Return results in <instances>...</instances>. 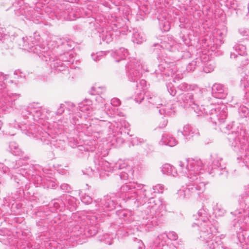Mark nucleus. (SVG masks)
<instances>
[{"label": "nucleus", "instance_id": "1", "mask_svg": "<svg viewBox=\"0 0 249 249\" xmlns=\"http://www.w3.org/2000/svg\"><path fill=\"white\" fill-rule=\"evenodd\" d=\"M45 109L39 106L37 103L30 105L21 111V117L24 121L18 119V127L21 131L29 137L40 140L44 144L53 145L55 147L64 148L65 142L63 140L55 139L49 132L44 130L40 124L42 123L43 113Z\"/></svg>", "mask_w": 249, "mask_h": 249}, {"label": "nucleus", "instance_id": "2", "mask_svg": "<svg viewBox=\"0 0 249 249\" xmlns=\"http://www.w3.org/2000/svg\"><path fill=\"white\" fill-rule=\"evenodd\" d=\"M95 208L96 215H89L86 217L87 225H77L72 228L69 239L70 242H76L77 244H82L85 242L86 238L95 235L98 229V221L104 216L108 215L107 212L112 211L119 205L113 197L107 196L100 200L97 199L92 203Z\"/></svg>", "mask_w": 249, "mask_h": 249}, {"label": "nucleus", "instance_id": "3", "mask_svg": "<svg viewBox=\"0 0 249 249\" xmlns=\"http://www.w3.org/2000/svg\"><path fill=\"white\" fill-rule=\"evenodd\" d=\"M178 170L186 176L190 182L186 187L178 191L180 198L200 196L205 190L206 184L199 176L204 171L205 164L199 159H188L178 162Z\"/></svg>", "mask_w": 249, "mask_h": 249}, {"label": "nucleus", "instance_id": "4", "mask_svg": "<svg viewBox=\"0 0 249 249\" xmlns=\"http://www.w3.org/2000/svg\"><path fill=\"white\" fill-rule=\"evenodd\" d=\"M194 92L182 93L177 96V101L183 108H191L197 116H210L209 119L215 124H222L225 122L227 116V108L225 106H218L210 104L207 106H199V103L203 98V91L198 98Z\"/></svg>", "mask_w": 249, "mask_h": 249}, {"label": "nucleus", "instance_id": "5", "mask_svg": "<svg viewBox=\"0 0 249 249\" xmlns=\"http://www.w3.org/2000/svg\"><path fill=\"white\" fill-rule=\"evenodd\" d=\"M117 196L125 202L132 201L137 207L143 205L148 199L146 204V213H157V211L162 208V203L160 199H154L155 195L152 194L151 190L144 188V185L135 182L126 183L123 185Z\"/></svg>", "mask_w": 249, "mask_h": 249}, {"label": "nucleus", "instance_id": "6", "mask_svg": "<svg viewBox=\"0 0 249 249\" xmlns=\"http://www.w3.org/2000/svg\"><path fill=\"white\" fill-rule=\"evenodd\" d=\"M40 36L35 32L33 36L19 38L18 44L24 50L36 53L43 61L50 63V67L58 71H66L68 66L62 62L60 58L54 56L53 49L40 43Z\"/></svg>", "mask_w": 249, "mask_h": 249}, {"label": "nucleus", "instance_id": "7", "mask_svg": "<svg viewBox=\"0 0 249 249\" xmlns=\"http://www.w3.org/2000/svg\"><path fill=\"white\" fill-rule=\"evenodd\" d=\"M193 218L196 221L192 227L197 228L199 238L204 242L207 249H215L221 245V237L216 236L217 230L208 219V214L204 209L199 210L196 214L193 215Z\"/></svg>", "mask_w": 249, "mask_h": 249}, {"label": "nucleus", "instance_id": "8", "mask_svg": "<svg viewBox=\"0 0 249 249\" xmlns=\"http://www.w3.org/2000/svg\"><path fill=\"white\" fill-rule=\"evenodd\" d=\"M49 0H33L36 9L24 4L22 0L16 1L10 9L14 12L17 16H23L27 19L32 20L36 24L43 23L46 20L45 7Z\"/></svg>", "mask_w": 249, "mask_h": 249}, {"label": "nucleus", "instance_id": "9", "mask_svg": "<svg viewBox=\"0 0 249 249\" xmlns=\"http://www.w3.org/2000/svg\"><path fill=\"white\" fill-rule=\"evenodd\" d=\"M231 213L238 218L233 222V227L237 234L246 232L245 231L246 221H242L241 217H243L245 220L249 219V185L245 186L243 192L239 196V203Z\"/></svg>", "mask_w": 249, "mask_h": 249}, {"label": "nucleus", "instance_id": "10", "mask_svg": "<svg viewBox=\"0 0 249 249\" xmlns=\"http://www.w3.org/2000/svg\"><path fill=\"white\" fill-rule=\"evenodd\" d=\"M46 4L44 12L46 17V20L48 18L52 19L63 18L67 20H74L81 17L80 9L75 6H72L68 2L63 3L58 5H53L51 7V4Z\"/></svg>", "mask_w": 249, "mask_h": 249}, {"label": "nucleus", "instance_id": "11", "mask_svg": "<svg viewBox=\"0 0 249 249\" xmlns=\"http://www.w3.org/2000/svg\"><path fill=\"white\" fill-rule=\"evenodd\" d=\"M230 145L239 154L240 158L249 169V139H246L245 132L241 130L232 131L228 134Z\"/></svg>", "mask_w": 249, "mask_h": 249}, {"label": "nucleus", "instance_id": "12", "mask_svg": "<svg viewBox=\"0 0 249 249\" xmlns=\"http://www.w3.org/2000/svg\"><path fill=\"white\" fill-rule=\"evenodd\" d=\"M94 163L95 168L98 172L105 171L110 172L111 170L117 171L118 170H122L119 172V178L121 180L125 181L132 179L133 178L134 171H132L129 166L122 161H120L115 164L113 167H111V164L106 160H104L99 156L94 157Z\"/></svg>", "mask_w": 249, "mask_h": 249}, {"label": "nucleus", "instance_id": "13", "mask_svg": "<svg viewBox=\"0 0 249 249\" xmlns=\"http://www.w3.org/2000/svg\"><path fill=\"white\" fill-rule=\"evenodd\" d=\"M121 128L119 122L113 121L112 123L106 121H100L98 124L93 125L84 124L82 125V132L86 135L93 136L96 138H99L100 134L108 133L109 134L116 133Z\"/></svg>", "mask_w": 249, "mask_h": 249}, {"label": "nucleus", "instance_id": "14", "mask_svg": "<svg viewBox=\"0 0 249 249\" xmlns=\"http://www.w3.org/2000/svg\"><path fill=\"white\" fill-rule=\"evenodd\" d=\"M6 79V75L0 73V109L4 111L13 108L20 96V94L12 93L7 89L4 83Z\"/></svg>", "mask_w": 249, "mask_h": 249}, {"label": "nucleus", "instance_id": "15", "mask_svg": "<svg viewBox=\"0 0 249 249\" xmlns=\"http://www.w3.org/2000/svg\"><path fill=\"white\" fill-rule=\"evenodd\" d=\"M128 77L132 82H137L142 75V71H145L144 66L140 60L135 58L131 59L125 66Z\"/></svg>", "mask_w": 249, "mask_h": 249}, {"label": "nucleus", "instance_id": "16", "mask_svg": "<svg viewBox=\"0 0 249 249\" xmlns=\"http://www.w3.org/2000/svg\"><path fill=\"white\" fill-rule=\"evenodd\" d=\"M17 173L23 177L27 178L29 180H32L34 182L36 181L37 184H44L48 188H53L55 186V183L53 181H47L45 178L40 176L35 175L31 171H26L23 168L18 169Z\"/></svg>", "mask_w": 249, "mask_h": 249}, {"label": "nucleus", "instance_id": "17", "mask_svg": "<svg viewBox=\"0 0 249 249\" xmlns=\"http://www.w3.org/2000/svg\"><path fill=\"white\" fill-rule=\"evenodd\" d=\"M211 158L213 161L212 169L210 172V174L227 178L228 176V172L224 165H221L220 162L222 159L216 155L211 156Z\"/></svg>", "mask_w": 249, "mask_h": 249}, {"label": "nucleus", "instance_id": "18", "mask_svg": "<svg viewBox=\"0 0 249 249\" xmlns=\"http://www.w3.org/2000/svg\"><path fill=\"white\" fill-rule=\"evenodd\" d=\"M176 68L173 65H169L165 62H161L158 66V69L156 70L155 73L159 79L165 77L172 76L175 74Z\"/></svg>", "mask_w": 249, "mask_h": 249}, {"label": "nucleus", "instance_id": "19", "mask_svg": "<svg viewBox=\"0 0 249 249\" xmlns=\"http://www.w3.org/2000/svg\"><path fill=\"white\" fill-rule=\"evenodd\" d=\"M147 214L146 217L143 218L141 224L146 230H149L158 224V220L156 213H148Z\"/></svg>", "mask_w": 249, "mask_h": 249}, {"label": "nucleus", "instance_id": "20", "mask_svg": "<svg viewBox=\"0 0 249 249\" xmlns=\"http://www.w3.org/2000/svg\"><path fill=\"white\" fill-rule=\"evenodd\" d=\"M213 96L218 99H224L228 94V90L222 85L215 84L212 87Z\"/></svg>", "mask_w": 249, "mask_h": 249}, {"label": "nucleus", "instance_id": "21", "mask_svg": "<svg viewBox=\"0 0 249 249\" xmlns=\"http://www.w3.org/2000/svg\"><path fill=\"white\" fill-rule=\"evenodd\" d=\"M177 88L178 90L182 91L196 92L197 98L201 96V89L196 84H188L185 82H182L178 86Z\"/></svg>", "mask_w": 249, "mask_h": 249}, {"label": "nucleus", "instance_id": "22", "mask_svg": "<svg viewBox=\"0 0 249 249\" xmlns=\"http://www.w3.org/2000/svg\"><path fill=\"white\" fill-rule=\"evenodd\" d=\"M179 133L184 137V139L188 140L195 136H198L199 132L197 130L194 129L189 125H186L183 127V131H178V137H179Z\"/></svg>", "mask_w": 249, "mask_h": 249}, {"label": "nucleus", "instance_id": "23", "mask_svg": "<svg viewBox=\"0 0 249 249\" xmlns=\"http://www.w3.org/2000/svg\"><path fill=\"white\" fill-rule=\"evenodd\" d=\"M209 57L208 55L203 54L199 58L201 63L204 65L203 71L206 73H210L213 71L215 67V63L211 60H209Z\"/></svg>", "mask_w": 249, "mask_h": 249}, {"label": "nucleus", "instance_id": "24", "mask_svg": "<svg viewBox=\"0 0 249 249\" xmlns=\"http://www.w3.org/2000/svg\"><path fill=\"white\" fill-rule=\"evenodd\" d=\"M159 107H159L160 109L159 110V113L160 115L172 116L176 112V107L171 102L164 105L161 104Z\"/></svg>", "mask_w": 249, "mask_h": 249}, {"label": "nucleus", "instance_id": "25", "mask_svg": "<svg viewBox=\"0 0 249 249\" xmlns=\"http://www.w3.org/2000/svg\"><path fill=\"white\" fill-rule=\"evenodd\" d=\"M92 101L89 99H85L78 104L79 109L81 112L86 113L88 116L91 115L92 112Z\"/></svg>", "mask_w": 249, "mask_h": 249}, {"label": "nucleus", "instance_id": "26", "mask_svg": "<svg viewBox=\"0 0 249 249\" xmlns=\"http://www.w3.org/2000/svg\"><path fill=\"white\" fill-rule=\"evenodd\" d=\"M14 33H16L14 32ZM20 37L18 36V35H16L15 34H13L11 32H9L8 34L4 33V29L0 27V40L3 41V42H7L9 40L10 41H15L18 44L19 42V38Z\"/></svg>", "mask_w": 249, "mask_h": 249}, {"label": "nucleus", "instance_id": "27", "mask_svg": "<svg viewBox=\"0 0 249 249\" xmlns=\"http://www.w3.org/2000/svg\"><path fill=\"white\" fill-rule=\"evenodd\" d=\"M155 46L160 47L163 49H167L171 52H174L177 49L178 45L174 40L168 37L167 39L161 42L160 44H156Z\"/></svg>", "mask_w": 249, "mask_h": 249}, {"label": "nucleus", "instance_id": "28", "mask_svg": "<svg viewBox=\"0 0 249 249\" xmlns=\"http://www.w3.org/2000/svg\"><path fill=\"white\" fill-rule=\"evenodd\" d=\"M120 34V32H114V31H107V30L103 29L101 33H100V37L102 38V40L108 43L112 41L114 38L115 36Z\"/></svg>", "mask_w": 249, "mask_h": 249}, {"label": "nucleus", "instance_id": "29", "mask_svg": "<svg viewBox=\"0 0 249 249\" xmlns=\"http://www.w3.org/2000/svg\"><path fill=\"white\" fill-rule=\"evenodd\" d=\"M128 54L127 50L124 48H120L111 53V55L117 62L124 60L128 56Z\"/></svg>", "mask_w": 249, "mask_h": 249}, {"label": "nucleus", "instance_id": "30", "mask_svg": "<svg viewBox=\"0 0 249 249\" xmlns=\"http://www.w3.org/2000/svg\"><path fill=\"white\" fill-rule=\"evenodd\" d=\"M237 238L241 244V249H249V235L247 232L237 233Z\"/></svg>", "mask_w": 249, "mask_h": 249}, {"label": "nucleus", "instance_id": "31", "mask_svg": "<svg viewBox=\"0 0 249 249\" xmlns=\"http://www.w3.org/2000/svg\"><path fill=\"white\" fill-rule=\"evenodd\" d=\"M162 144L168 145L172 147L177 145V141L172 136L167 134H164L162 136V139L160 142Z\"/></svg>", "mask_w": 249, "mask_h": 249}, {"label": "nucleus", "instance_id": "32", "mask_svg": "<svg viewBox=\"0 0 249 249\" xmlns=\"http://www.w3.org/2000/svg\"><path fill=\"white\" fill-rule=\"evenodd\" d=\"M163 174L168 176H172L176 177L178 175V172L176 169L171 165L169 164H165L162 167L161 169Z\"/></svg>", "mask_w": 249, "mask_h": 249}, {"label": "nucleus", "instance_id": "33", "mask_svg": "<svg viewBox=\"0 0 249 249\" xmlns=\"http://www.w3.org/2000/svg\"><path fill=\"white\" fill-rule=\"evenodd\" d=\"M145 97L149 103L156 106L157 108L160 107L159 106H160L161 103L160 99L159 96L147 93L145 94Z\"/></svg>", "mask_w": 249, "mask_h": 249}, {"label": "nucleus", "instance_id": "34", "mask_svg": "<svg viewBox=\"0 0 249 249\" xmlns=\"http://www.w3.org/2000/svg\"><path fill=\"white\" fill-rule=\"evenodd\" d=\"M65 199L66 202L67 203V205H66V207L71 212L75 210L77 207L76 198L70 196H66Z\"/></svg>", "mask_w": 249, "mask_h": 249}, {"label": "nucleus", "instance_id": "35", "mask_svg": "<svg viewBox=\"0 0 249 249\" xmlns=\"http://www.w3.org/2000/svg\"><path fill=\"white\" fill-rule=\"evenodd\" d=\"M231 52H234L238 56H243L245 54H248L246 51V47L243 44H237L233 47L232 51Z\"/></svg>", "mask_w": 249, "mask_h": 249}, {"label": "nucleus", "instance_id": "36", "mask_svg": "<svg viewBox=\"0 0 249 249\" xmlns=\"http://www.w3.org/2000/svg\"><path fill=\"white\" fill-rule=\"evenodd\" d=\"M50 205H53L55 210L59 211H62L66 207V203L60 199H54L51 202Z\"/></svg>", "mask_w": 249, "mask_h": 249}, {"label": "nucleus", "instance_id": "37", "mask_svg": "<svg viewBox=\"0 0 249 249\" xmlns=\"http://www.w3.org/2000/svg\"><path fill=\"white\" fill-rule=\"evenodd\" d=\"M231 58L234 59L237 58V60L241 62V66L244 67L249 64V59L243 56H238L237 54H235L234 52L231 53Z\"/></svg>", "mask_w": 249, "mask_h": 249}, {"label": "nucleus", "instance_id": "38", "mask_svg": "<svg viewBox=\"0 0 249 249\" xmlns=\"http://www.w3.org/2000/svg\"><path fill=\"white\" fill-rule=\"evenodd\" d=\"M9 148L11 152L14 155L20 156L22 152L19 148L18 144L15 142H11L9 144Z\"/></svg>", "mask_w": 249, "mask_h": 249}, {"label": "nucleus", "instance_id": "39", "mask_svg": "<svg viewBox=\"0 0 249 249\" xmlns=\"http://www.w3.org/2000/svg\"><path fill=\"white\" fill-rule=\"evenodd\" d=\"M60 58L61 59L63 63H65L66 66L68 67L71 64L73 63L74 59L71 57V54L69 53H64L60 56Z\"/></svg>", "mask_w": 249, "mask_h": 249}, {"label": "nucleus", "instance_id": "40", "mask_svg": "<svg viewBox=\"0 0 249 249\" xmlns=\"http://www.w3.org/2000/svg\"><path fill=\"white\" fill-rule=\"evenodd\" d=\"M145 38L142 34L138 32H136L133 33L132 36V41L134 43L137 44L142 43L143 41H145Z\"/></svg>", "mask_w": 249, "mask_h": 249}, {"label": "nucleus", "instance_id": "41", "mask_svg": "<svg viewBox=\"0 0 249 249\" xmlns=\"http://www.w3.org/2000/svg\"><path fill=\"white\" fill-rule=\"evenodd\" d=\"M66 106H68L71 108L75 107L73 103H65V104H61L59 108L57 109L56 113L57 115H61L64 111L65 108H66Z\"/></svg>", "mask_w": 249, "mask_h": 249}, {"label": "nucleus", "instance_id": "42", "mask_svg": "<svg viewBox=\"0 0 249 249\" xmlns=\"http://www.w3.org/2000/svg\"><path fill=\"white\" fill-rule=\"evenodd\" d=\"M167 238V234L165 233H161L156 238L155 240L154 241V244H157L159 246V247H160V241H161V246L163 245V243H162V242Z\"/></svg>", "mask_w": 249, "mask_h": 249}, {"label": "nucleus", "instance_id": "43", "mask_svg": "<svg viewBox=\"0 0 249 249\" xmlns=\"http://www.w3.org/2000/svg\"><path fill=\"white\" fill-rule=\"evenodd\" d=\"M199 59L197 58L196 60H193L189 63L186 67V70L188 71H194L196 66H197V62L199 63Z\"/></svg>", "mask_w": 249, "mask_h": 249}, {"label": "nucleus", "instance_id": "44", "mask_svg": "<svg viewBox=\"0 0 249 249\" xmlns=\"http://www.w3.org/2000/svg\"><path fill=\"white\" fill-rule=\"evenodd\" d=\"M81 191H79V194L80 195ZM81 200V201L85 204H90L92 202V198L89 195H85L84 196H83L82 195H81L80 196Z\"/></svg>", "mask_w": 249, "mask_h": 249}, {"label": "nucleus", "instance_id": "45", "mask_svg": "<svg viewBox=\"0 0 249 249\" xmlns=\"http://www.w3.org/2000/svg\"><path fill=\"white\" fill-rule=\"evenodd\" d=\"M116 214L120 219H124V221L127 219L129 215V213L124 210L117 211Z\"/></svg>", "mask_w": 249, "mask_h": 249}, {"label": "nucleus", "instance_id": "46", "mask_svg": "<svg viewBox=\"0 0 249 249\" xmlns=\"http://www.w3.org/2000/svg\"><path fill=\"white\" fill-rule=\"evenodd\" d=\"M133 246L135 249H145V246L142 241L137 238L134 241Z\"/></svg>", "mask_w": 249, "mask_h": 249}, {"label": "nucleus", "instance_id": "47", "mask_svg": "<svg viewBox=\"0 0 249 249\" xmlns=\"http://www.w3.org/2000/svg\"><path fill=\"white\" fill-rule=\"evenodd\" d=\"M114 235L106 234L104 235V238L101 239L106 244L110 245L113 243Z\"/></svg>", "mask_w": 249, "mask_h": 249}, {"label": "nucleus", "instance_id": "48", "mask_svg": "<svg viewBox=\"0 0 249 249\" xmlns=\"http://www.w3.org/2000/svg\"><path fill=\"white\" fill-rule=\"evenodd\" d=\"M164 186L161 184H157L153 187L152 190L153 192L152 194L155 195L157 193H162L164 190Z\"/></svg>", "mask_w": 249, "mask_h": 249}, {"label": "nucleus", "instance_id": "49", "mask_svg": "<svg viewBox=\"0 0 249 249\" xmlns=\"http://www.w3.org/2000/svg\"><path fill=\"white\" fill-rule=\"evenodd\" d=\"M166 87L168 92L171 95L174 96L176 95L177 91L176 88L173 86L172 83L169 82L167 83L166 84Z\"/></svg>", "mask_w": 249, "mask_h": 249}, {"label": "nucleus", "instance_id": "50", "mask_svg": "<svg viewBox=\"0 0 249 249\" xmlns=\"http://www.w3.org/2000/svg\"><path fill=\"white\" fill-rule=\"evenodd\" d=\"M214 213L218 216H222L225 213L226 211L222 206L217 205L214 209Z\"/></svg>", "mask_w": 249, "mask_h": 249}, {"label": "nucleus", "instance_id": "51", "mask_svg": "<svg viewBox=\"0 0 249 249\" xmlns=\"http://www.w3.org/2000/svg\"><path fill=\"white\" fill-rule=\"evenodd\" d=\"M105 54V53L104 52H99L96 53H92L91 54V56L94 61H97L100 60Z\"/></svg>", "mask_w": 249, "mask_h": 249}, {"label": "nucleus", "instance_id": "52", "mask_svg": "<svg viewBox=\"0 0 249 249\" xmlns=\"http://www.w3.org/2000/svg\"><path fill=\"white\" fill-rule=\"evenodd\" d=\"M238 111L240 114H241V115L243 117H246L247 115L248 114L249 112V109L244 106H240L238 109Z\"/></svg>", "mask_w": 249, "mask_h": 249}, {"label": "nucleus", "instance_id": "53", "mask_svg": "<svg viewBox=\"0 0 249 249\" xmlns=\"http://www.w3.org/2000/svg\"><path fill=\"white\" fill-rule=\"evenodd\" d=\"M167 238L171 240L176 241L178 239V235L175 231H170L167 233Z\"/></svg>", "mask_w": 249, "mask_h": 249}, {"label": "nucleus", "instance_id": "54", "mask_svg": "<svg viewBox=\"0 0 249 249\" xmlns=\"http://www.w3.org/2000/svg\"><path fill=\"white\" fill-rule=\"evenodd\" d=\"M144 98L143 92L137 93V96L135 98V101L137 103H140Z\"/></svg>", "mask_w": 249, "mask_h": 249}, {"label": "nucleus", "instance_id": "55", "mask_svg": "<svg viewBox=\"0 0 249 249\" xmlns=\"http://www.w3.org/2000/svg\"><path fill=\"white\" fill-rule=\"evenodd\" d=\"M60 188L64 192H70L71 189L70 186L67 183L62 184L60 186Z\"/></svg>", "mask_w": 249, "mask_h": 249}, {"label": "nucleus", "instance_id": "56", "mask_svg": "<svg viewBox=\"0 0 249 249\" xmlns=\"http://www.w3.org/2000/svg\"><path fill=\"white\" fill-rule=\"evenodd\" d=\"M240 34L243 36L249 38V29H240L239 30Z\"/></svg>", "mask_w": 249, "mask_h": 249}, {"label": "nucleus", "instance_id": "57", "mask_svg": "<svg viewBox=\"0 0 249 249\" xmlns=\"http://www.w3.org/2000/svg\"><path fill=\"white\" fill-rule=\"evenodd\" d=\"M110 104L113 106L118 107L121 105V101L118 98H114L111 100Z\"/></svg>", "mask_w": 249, "mask_h": 249}, {"label": "nucleus", "instance_id": "58", "mask_svg": "<svg viewBox=\"0 0 249 249\" xmlns=\"http://www.w3.org/2000/svg\"><path fill=\"white\" fill-rule=\"evenodd\" d=\"M78 147L79 149L81 151L83 150V148L84 149V150L87 151H93L95 149V147L94 146H92L91 147H89L87 146L86 147L82 146H78Z\"/></svg>", "mask_w": 249, "mask_h": 249}, {"label": "nucleus", "instance_id": "59", "mask_svg": "<svg viewBox=\"0 0 249 249\" xmlns=\"http://www.w3.org/2000/svg\"><path fill=\"white\" fill-rule=\"evenodd\" d=\"M161 28V30L163 32H167L170 29V25L168 22H164L163 23V26Z\"/></svg>", "mask_w": 249, "mask_h": 249}, {"label": "nucleus", "instance_id": "60", "mask_svg": "<svg viewBox=\"0 0 249 249\" xmlns=\"http://www.w3.org/2000/svg\"><path fill=\"white\" fill-rule=\"evenodd\" d=\"M14 78L15 79H18L19 78H22L24 77L23 76L22 73L19 71H16L14 73Z\"/></svg>", "mask_w": 249, "mask_h": 249}, {"label": "nucleus", "instance_id": "61", "mask_svg": "<svg viewBox=\"0 0 249 249\" xmlns=\"http://www.w3.org/2000/svg\"><path fill=\"white\" fill-rule=\"evenodd\" d=\"M167 120L162 118L161 122L159 124V127L160 128H164L167 125Z\"/></svg>", "mask_w": 249, "mask_h": 249}, {"label": "nucleus", "instance_id": "62", "mask_svg": "<svg viewBox=\"0 0 249 249\" xmlns=\"http://www.w3.org/2000/svg\"><path fill=\"white\" fill-rule=\"evenodd\" d=\"M145 141L143 139L136 138H134L132 141L134 144H138L139 143L141 144L144 143Z\"/></svg>", "mask_w": 249, "mask_h": 249}, {"label": "nucleus", "instance_id": "63", "mask_svg": "<svg viewBox=\"0 0 249 249\" xmlns=\"http://www.w3.org/2000/svg\"><path fill=\"white\" fill-rule=\"evenodd\" d=\"M86 170H87V172L85 173V172H84V173L87 174L89 175H91L92 174H93V172L94 171V170H92V169H91L90 167H89L88 169H87Z\"/></svg>", "mask_w": 249, "mask_h": 249}, {"label": "nucleus", "instance_id": "64", "mask_svg": "<svg viewBox=\"0 0 249 249\" xmlns=\"http://www.w3.org/2000/svg\"><path fill=\"white\" fill-rule=\"evenodd\" d=\"M53 244L52 243H49L46 242L45 243V246L46 249H52V247H53Z\"/></svg>", "mask_w": 249, "mask_h": 249}]
</instances>
